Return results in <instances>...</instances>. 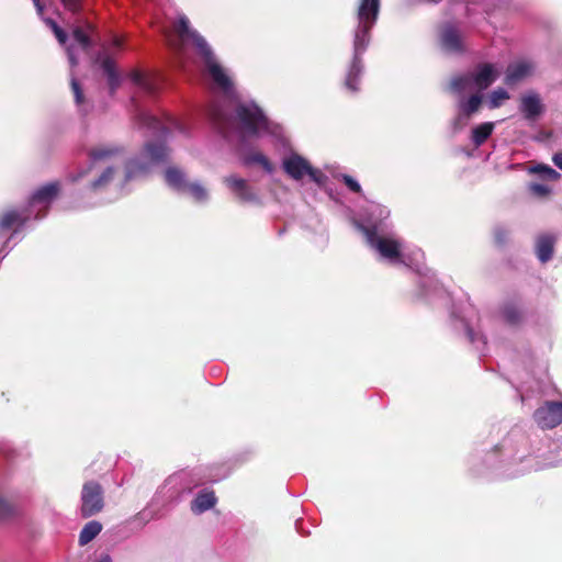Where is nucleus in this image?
Listing matches in <instances>:
<instances>
[{
    "label": "nucleus",
    "mask_w": 562,
    "mask_h": 562,
    "mask_svg": "<svg viewBox=\"0 0 562 562\" xmlns=\"http://www.w3.org/2000/svg\"><path fill=\"white\" fill-rule=\"evenodd\" d=\"M533 419L542 429H553L562 424V402L547 401L533 413Z\"/></svg>",
    "instance_id": "nucleus-6"
},
{
    "label": "nucleus",
    "mask_w": 562,
    "mask_h": 562,
    "mask_svg": "<svg viewBox=\"0 0 562 562\" xmlns=\"http://www.w3.org/2000/svg\"><path fill=\"white\" fill-rule=\"evenodd\" d=\"M217 503V497L214 491L204 488L200 491L191 502V512L195 515L203 514L204 512L213 508Z\"/></svg>",
    "instance_id": "nucleus-14"
},
{
    "label": "nucleus",
    "mask_w": 562,
    "mask_h": 562,
    "mask_svg": "<svg viewBox=\"0 0 562 562\" xmlns=\"http://www.w3.org/2000/svg\"><path fill=\"white\" fill-rule=\"evenodd\" d=\"M553 164L562 170V151H558L552 157Z\"/></svg>",
    "instance_id": "nucleus-45"
},
{
    "label": "nucleus",
    "mask_w": 562,
    "mask_h": 562,
    "mask_svg": "<svg viewBox=\"0 0 562 562\" xmlns=\"http://www.w3.org/2000/svg\"><path fill=\"white\" fill-rule=\"evenodd\" d=\"M173 30L181 42L188 40L192 41V34H199L196 31L190 29V22L186 16H181L178 20V22L173 25Z\"/></svg>",
    "instance_id": "nucleus-27"
},
{
    "label": "nucleus",
    "mask_w": 562,
    "mask_h": 562,
    "mask_svg": "<svg viewBox=\"0 0 562 562\" xmlns=\"http://www.w3.org/2000/svg\"><path fill=\"white\" fill-rule=\"evenodd\" d=\"M114 176V169L112 167L106 168L101 176L91 183L92 189H99L106 186Z\"/></svg>",
    "instance_id": "nucleus-35"
},
{
    "label": "nucleus",
    "mask_w": 562,
    "mask_h": 562,
    "mask_svg": "<svg viewBox=\"0 0 562 562\" xmlns=\"http://www.w3.org/2000/svg\"><path fill=\"white\" fill-rule=\"evenodd\" d=\"M101 67L108 77V83H109L111 93H114V91L120 86V77L116 72L114 60L110 57H105L102 60Z\"/></svg>",
    "instance_id": "nucleus-23"
},
{
    "label": "nucleus",
    "mask_w": 562,
    "mask_h": 562,
    "mask_svg": "<svg viewBox=\"0 0 562 562\" xmlns=\"http://www.w3.org/2000/svg\"><path fill=\"white\" fill-rule=\"evenodd\" d=\"M80 516L85 519L101 513L105 506L104 490L97 481H88L81 490Z\"/></svg>",
    "instance_id": "nucleus-4"
},
{
    "label": "nucleus",
    "mask_w": 562,
    "mask_h": 562,
    "mask_svg": "<svg viewBox=\"0 0 562 562\" xmlns=\"http://www.w3.org/2000/svg\"><path fill=\"white\" fill-rule=\"evenodd\" d=\"M133 81L139 86L146 87V80L143 74L135 72L133 75Z\"/></svg>",
    "instance_id": "nucleus-44"
},
{
    "label": "nucleus",
    "mask_w": 562,
    "mask_h": 562,
    "mask_svg": "<svg viewBox=\"0 0 562 562\" xmlns=\"http://www.w3.org/2000/svg\"><path fill=\"white\" fill-rule=\"evenodd\" d=\"M72 36L75 41L78 42L83 48H87L90 45V38L82 29H75L72 32Z\"/></svg>",
    "instance_id": "nucleus-38"
},
{
    "label": "nucleus",
    "mask_w": 562,
    "mask_h": 562,
    "mask_svg": "<svg viewBox=\"0 0 562 562\" xmlns=\"http://www.w3.org/2000/svg\"><path fill=\"white\" fill-rule=\"evenodd\" d=\"M529 188L532 194L541 198L548 196L551 192L549 187L541 183H531Z\"/></svg>",
    "instance_id": "nucleus-41"
},
{
    "label": "nucleus",
    "mask_w": 562,
    "mask_h": 562,
    "mask_svg": "<svg viewBox=\"0 0 562 562\" xmlns=\"http://www.w3.org/2000/svg\"><path fill=\"white\" fill-rule=\"evenodd\" d=\"M98 562H112L110 555L105 554L101 557V559Z\"/></svg>",
    "instance_id": "nucleus-47"
},
{
    "label": "nucleus",
    "mask_w": 562,
    "mask_h": 562,
    "mask_svg": "<svg viewBox=\"0 0 562 562\" xmlns=\"http://www.w3.org/2000/svg\"><path fill=\"white\" fill-rule=\"evenodd\" d=\"M64 8L74 13L78 12L81 9L80 0H60Z\"/></svg>",
    "instance_id": "nucleus-43"
},
{
    "label": "nucleus",
    "mask_w": 562,
    "mask_h": 562,
    "mask_svg": "<svg viewBox=\"0 0 562 562\" xmlns=\"http://www.w3.org/2000/svg\"><path fill=\"white\" fill-rule=\"evenodd\" d=\"M192 43L195 47L196 54L203 60L204 66L214 83L224 91L231 90L233 82L217 61L211 46L207 44L205 38L200 34H192Z\"/></svg>",
    "instance_id": "nucleus-2"
},
{
    "label": "nucleus",
    "mask_w": 562,
    "mask_h": 562,
    "mask_svg": "<svg viewBox=\"0 0 562 562\" xmlns=\"http://www.w3.org/2000/svg\"><path fill=\"white\" fill-rule=\"evenodd\" d=\"M483 102V97L480 93H474L470 95L468 99L460 97L458 102L459 115L453 121L454 130H461L463 124L462 120L470 119L473 114L479 112Z\"/></svg>",
    "instance_id": "nucleus-7"
},
{
    "label": "nucleus",
    "mask_w": 562,
    "mask_h": 562,
    "mask_svg": "<svg viewBox=\"0 0 562 562\" xmlns=\"http://www.w3.org/2000/svg\"><path fill=\"white\" fill-rule=\"evenodd\" d=\"M30 220L27 211L20 212L18 210H8L0 215V233L9 229L16 232L23 227Z\"/></svg>",
    "instance_id": "nucleus-10"
},
{
    "label": "nucleus",
    "mask_w": 562,
    "mask_h": 562,
    "mask_svg": "<svg viewBox=\"0 0 562 562\" xmlns=\"http://www.w3.org/2000/svg\"><path fill=\"white\" fill-rule=\"evenodd\" d=\"M113 44L117 47H121L122 46V41L119 38V37H115L114 41H113Z\"/></svg>",
    "instance_id": "nucleus-48"
},
{
    "label": "nucleus",
    "mask_w": 562,
    "mask_h": 562,
    "mask_svg": "<svg viewBox=\"0 0 562 562\" xmlns=\"http://www.w3.org/2000/svg\"><path fill=\"white\" fill-rule=\"evenodd\" d=\"M122 153L119 146H99L89 151V157L93 161L105 160Z\"/></svg>",
    "instance_id": "nucleus-24"
},
{
    "label": "nucleus",
    "mask_w": 562,
    "mask_h": 562,
    "mask_svg": "<svg viewBox=\"0 0 562 562\" xmlns=\"http://www.w3.org/2000/svg\"><path fill=\"white\" fill-rule=\"evenodd\" d=\"M70 87H71L72 93L75 95L76 103L81 104L85 100V97H83L82 89H81L79 82L77 81V79H75V78L71 79Z\"/></svg>",
    "instance_id": "nucleus-40"
},
{
    "label": "nucleus",
    "mask_w": 562,
    "mask_h": 562,
    "mask_svg": "<svg viewBox=\"0 0 562 562\" xmlns=\"http://www.w3.org/2000/svg\"><path fill=\"white\" fill-rule=\"evenodd\" d=\"M440 44L446 52L461 54L464 52L462 37L458 29L446 25L440 33Z\"/></svg>",
    "instance_id": "nucleus-9"
},
{
    "label": "nucleus",
    "mask_w": 562,
    "mask_h": 562,
    "mask_svg": "<svg viewBox=\"0 0 562 562\" xmlns=\"http://www.w3.org/2000/svg\"><path fill=\"white\" fill-rule=\"evenodd\" d=\"M473 83L472 74L454 76L451 78L449 89L452 93L461 95Z\"/></svg>",
    "instance_id": "nucleus-25"
},
{
    "label": "nucleus",
    "mask_w": 562,
    "mask_h": 562,
    "mask_svg": "<svg viewBox=\"0 0 562 562\" xmlns=\"http://www.w3.org/2000/svg\"><path fill=\"white\" fill-rule=\"evenodd\" d=\"M235 112L244 135L256 136L267 128V119L258 106L239 104Z\"/></svg>",
    "instance_id": "nucleus-5"
},
{
    "label": "nucleus",
    "mask_w": 562,
    "mask_h": 562,
    "mask_svg": "<svg viewBox=\"0 0 562 562\" xmlns=\"http://www.w3.org/2000/svg\"><path fill=\"white\" fill-rule=\"evenodd\" d=\"M306 175L316 183H322L326 178L321 170L315 169L311 165L308 166V171H306Z\"/></svg>",
    "instance_id": "nucleus-42"
},
{
    "label": "nucleus",
    "mask_w": 562,
    "mask_h": 562,
    "mask_svg": "<svg viewBox=\"0 0 562 562\" xmlns=\"http://www.w3.org/2000/svg\"><path fill=\"white\" fill-rule=\"evenodd\" d=\"M468 335L471 340H473V331L471 328L468 329Z\"/></svg>",
    "instance_id": "nucleus-49"
},
{
    "label": "nucleus",
    "mask_w": 562,
    "mask_h": 562,
    "mask_svg": "<svg viewBox=\"0 0 562 562\" xmlns=\"http://www.w3.org/2000/svg\"><path fill=\"white\" fill-rule=\"evenodd\" d=\"M507 99H509L508 92L503 88H498L494 90L490 95V106L492 109L498 108L502 102Z\"/></svg>",
    "instance_id": "nucleus-34"
},
{
    "label": "nucleus",
    "mask_w": 562,
    "mask_h": 562,
    "mask_svg": "<svg viewBox=\"0 0 562 562\" xmlns=\"http://www.w3.org/2000/svg\"><path fill=\"white\" fill-rule=\"evenodd\" d=\"M136 117H137L138 124L140 126H145V127L149 128L150 131H153L154 135H157L165 139L170 133L168 126L162 124L157 117H155L146 112L138 113V115Z\"/></svg>",
    "instance_id": "nucleus-17"
},
{
    "label": "nucleus",
    "mask_w": 562,
    "mask_h": 562,
    "mask_svg": "<svg viewBox=\"0 0 562 562\" xmlns=\"http://www.w3.org/2000/svg\"><path fill=\"white\" fill-rule=\"evenodd\" d=\"M493 235H494L495 244L497 246L503 247L508 243L509 232L505 227H502V226L495 227Z\"/></svg>",
    "instance_id": "nucleus-37"
},
{
    "label": "nucleus",
    "mask_w": 562,
    "mask_h": 562,
    "mask_svg": "<svg viewBox=\"0 0 562 562\" xmlns=\"http://www.w3.org/2000/svg\"><path fill=\"white\" fill-rule=\"evenodd\" d=\"M18 513L16 506L0 494V520H8Z\"/></svg>",
    "instance_id": "nucleus-29"
},
{
    "label": "nucleus",
    "mask_w": 562,
    "mask_h": 562,
    "mask_svg": "<svg viewBox=\"0 0 562 562\" xmlns=\"http://www.w3.org/2000/svg\"><path fill=\"white\" fill-rule=\"evenodd\" d=\"M170 149L165 142H147L144 145L143 156L148 161L140 159H131L125 166L126 179L131 180L138 176L146 175L149 171L150 164L165 162L169 156Z\"/></svg>",
    "instance_id": "nucleus-3"
},
{
    "label": "nucleus",
    "mask_w": 562,
    "mask_h": 562,
    "mask_svg": "<svg viewBox=\"0 0 562 562\" xmlns=\"http://www.w3.org/2000/svg\"><path fill=\"white\" fill-rule=\"evenodd\" d=\"M69 58H70L71 64L76 65V59L74 58V56L70 55Z\"/></svg>",
    "instance_id": "nucleus-50"
},
{
    "label": "nucleus",
    "mask_w": 562,
    "mask_h": 562,
    "mask_svg": "<svg viewBox=\"0 0 562 562\" xmlns=\"http://www.w3.org/2000/svg\"><path fill=\"white\" fill-rule=\"evenodd\" d=\"M183 192H188L196 202H203L207 199V191L200 183L193 182L188 183L186 190Z\"/></svg>",
    "instance_id": "nucleus-31"
},
{
    "label": "nucleus",
    "mask_w": 562,
    "mask_h": 562,
    "mask_svg": "<svg viewBox=\"0 0 562 562\" xmlns=\"http://www.w3.org/2000/svg\"><path fill=\"white\" fill-rule=\"evenodd\" d=\"M495 124L493 122L481 123L471 132V140L475 147L482 146L492 135Z\"/></svg>",
    "instance_id": "nucleus-20"
},
{
    "label": "nucleus",
    "mask_w": 562,
    "mask_h": 562,
    "mask_svg": "<svg viewBox=\"0 0 562 562\" xmlns=\"http://www.w3.org/2000/svg\"><path fill=\"white\" fill-rule=\"evenodd\" d=\"M530 172L537 173L551 181H558L561 177L557 170L544 164H538L537 166L532 167Z\"/></svg>",
    "instance_id": "nucleus-28"
},
{
    "label": "nucleus",
    "mask_w": 562,
    "mask_h": 562,
    "mask_svg": "<svg viewBox=\"0 0 562 562\" xmlns=\"http://www.w3.org/2000/svg\"><path fill=\"white\" fill-rule=\"evenodd\" d=\"M341 181L348 187V189L355 193H361V186L356 179L349 175H341Z\"/></svg>",
    "instance_id": "nucleus-39"
},
{
    "label": "nucleus",
    "mask_w": 562,
    "mask_h": 562,
    "mask_svg": "<svg viewBox=\"0 0 562 562\" xmlns=\"http://www.w3.org/2000/svg\"><path fill=\"white\" fill-rule=\"evenodd\" d=\"M380 5L381 0H360L357 8L358 26L353 38V58L345 79L346 88L352 92L358 90L362 71L361 55L370 43V33L378 20Z\"/></svg>",
    "instance_id": "nucleus-1"
},
{
    "label": "nucleus",
    "mask_w": 562,
    "mask_h": 562,
    "mask_svg": "<svg viewBox=\"0 0 562 562\" xmlns=\"http://www.w3.org/2000/svg\"><path fill=\"white\" fill-rule=\"evenodd\" d=\"M45 23L50 27L57 41L65 45L68 40L67 33L50 18L45 19Z\"/></svg>",
    "instance_id": "nucleus-33"
},
{
    "label": "nucleus",
    "mask_w": 562,
    "mask_h": 562,
    "mask_svg": "<svg viewBox=\"0 0 562 562\" xmlns=\"http://www.w3.org/2000/svg\"><path fill=\"white\" fill-rule=\"evenodd\" d=\"M224 182L240 202L252 203L258 201L257 193L245 179L231 176L226 177Z\"/></svg>",
    "instance_id": "nucleus-8"
},
{
    "label": "nucleus",
    "mask_w": 562,
    "mask_h": 562,
    "mask_svg": "<svg viewBox=\"0 0 562 562\" xmlns=\"http://www.w3.org/2000/svg\"><path fill=\"white\" fill-rule=\"evenodd\" d=\"M166 182L178 191L186 190L188 182L184 179V173L176 168L169 167L165 172Z\"/></svg>",
    "instance_id": "nucleus-22"
},
{
    "label": "nucleus",
    "mask_w": 562,
    "mask_h": 562,
    "mask_svg": "<svg viewBox=\"0 0 562 562\" xmlns=\"http://www.w3.org/2000/svg\"><path fill=\"white\" fill-rule=\"evenodd\" d=\"M497 78V72L492 64H481L472 74L473 83L480 91L486 90Z\"/></svg>",
    "instance_id": "nucleus-12"
},
{
    "label": "nucleus",
    "mask_w": 562,
    "mask_h": 562,
    "mask_svg": "<svg viewBox=\"0 0 562 562\" xmlns=\"http://www.w3.org/2000/svg\"><path fill=\"white\" fill-rule=\"evenodd\" d=\"M531 70V65L525 61L510 64L506 69L505 83L514 86L530 76Z\"/></svg>",
    "instance_id": "nucleus-16"
},
{
    "label": "nucleus",
    "mask_w": 562,
    "mask_h": 562,
    "mask_svg": "<svg viewBox=\"0 0 562 562\" xmlns=\"http://www.w3.org/2000/svg\"><path fill=\"white\" fill-rule=\"evenodd\" d=\"M171 124H173L177 127L179 126V124L176 121H171Z\"/></svg>",
    "instance_id": "nucleus-51"
},
{
    "label": "nucleus",
    "mask_w": 562,
    "mask_h": 562,
    "mask_svg": "<svg viewBox=\"0 0 562 562\" xmlns=\"http://www.w3.org/2000/svg\"><path fill=\"white\" fill-rule=\"evenodd\" d=\"M103 526L98 520L88 521L79 533V544L86 546L91 542L102 530Z\"/></svg>",
    "instance_id": "nucleus-21"
},
{
    "label": "nucleus",
    "mask_w": 562,
    "mask_h": 562,
    "mask_svg": "<svg viewBox=\"0 0 562 562\" xmlns=\"http://www.w3.org/2000/svg\"><path fill=\"white\" fill-rule=\"evenodd\" d=\"M310 162L297 154H293L283 160L284 171L294 180H301L308 171Z\"/></svg>",
    "instance_id": "nucleus-11"
},
{
    "label": "nucleus",
    "mask_w": 562,
    "mask_h": 562,
    "mask_svg": "<svg viewBox=\"0 0 562 562\" xmlns=\"http://www.w3.org/2000/svg\"><path fill=\"white\" fill-rule=\"evenodd\" d=\"M503 315L507 323L517 325L520 323L522 315L519 308L514 304H506L503 307Z\"/></svg>",
    "instance_id": "nucleus-30"
},
{
    "label": "nucleus",
    "mask_w": 562,
    "mask_h": 562,
    "mask_svg": "<svg viewBox=\"0 0 562 562\" xmlns=\"http://www.w3.org/2000/svg\"><path fill=\"white\" fill-rule=\"evenodd\" d=\"M247 162L258 164L268 172H272L273 170V166L269 159L259 151L250 154L247 158Z\"/></svg>",
    "instance_id": "nucleus-32"
},
{
    "label": "nucleus",
    "mask_w": 562,
    "mask_h": 562,
    "mask_svg": "<svg viewBox=\"0 0 562 562\" xmlns=\"http://www.w3.org/2000/svg\"><path fill=\"white\" fill-rule=\"evenodd\" d=\"M60 190L59 182H49L41 188H38L30 198V205L33 206L35 204H45L49 205V203L58 195Z\"/></svg>",
    "instance_id": "nucleus-13"
},
{
    "label": "nucleus",
    "mask_w": 562,
    "mask_h": 562,
    "mask_svg": "<svg viewBox=\"0 0 562 562\" xmlns=\"http://www.w3.org/2000/svg\"><path fill=\"white\" fill-rule=\"evenodd\" d=\"M360 229L361 232L363 233L364 237H366V240L367 243L375 248L376 245H378V240L382 239V237H380L378 235V232H376V228L375 227H367V226H360Z\"/></svg>",
    "instance_id": "nucleus-36"
},
{
    "label": "nucleus",
    "mask_w": 562,
    "mask_h": 562,
    "mask_svg": "<svg viewBox=\"0 0 562 562\" xmlns=\"http://www.w3.org/2000/svg\"><path fill=\"white\" fill-rule=\"evenodd\" d=\"M209 116L217 128L225 134L226 126L228 124V116L221 105L214 104L209 110Z\"/></svg>",
    "instance_id": "nucleus-26"
},
{
    "label": "nucleus",
    "mask_w": 562,
    "mask_h": 562,
    "mask_svg": "<svg viewBox=\"0 0 562 562\" xmlns=\"http://www.w3.org/2000/svg\"><path fill=\"white\" fill-rule=\"evenodd\" d=\"M520 111L525 119L535 120L543 112V104L537 93L524 95L520 102Z\"/></svg>",
    "instance_id": "nucleus-15"
},
{
    "label": "nucleus",
    "mask_w": 562,
    "mask_h": 562,
    "mask_svg": "<svg viewBox=\"0 0 562 562\" xmlns=\"http://www.w3.org/2000/svg\"><path fill=\"white\" fill-rule=\"evenodd\" d=\"M32 1H33L34 5H35L37 12L40 14H42L43 11H44V5L42 4L41 0H32Z\"/></svg>",
    "instance_id": "nucleus-46"
},
{
    "label": "nucleus",
    "mask_w": 562,
    "mask_h": 562,
    "mask_svg": "<svg viewBox=\"0 0 562 562\" xmlns=\"http://www.w3.org/2000/svg\"><path fill=\"white\" fill-rule=\"evenodd\" d=\"M375 249L380 255L389 260H398L401 258V245L397 240L382 237L378 240Z\"/></svg>",
    "instance_id": "nucleus-18"
},
{
    "label": "nucleus",
    "mask_w": 562,
    "mask_h": 562,
    "mask_svg": "<svg viewBox=\"0 0 562 562\" xmlns=\"http://www.w3.org/2000/svg\"><path fill=\"white\" fill-rule=\"evenodd\" d=\"M555 238L551 235H542L537 239V257L541 262L549 261L553 256Z\"/></svg>",
    "instance_id": "nucleus-19"
}]
</instances>
